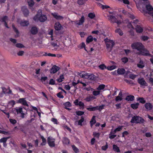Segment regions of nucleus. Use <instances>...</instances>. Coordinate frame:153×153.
<instances>
[{
    "label": "nucleus",
    "instance_id": "2",
    "mask_svg": "<svg viewBox=\"0 0 153 153\" xmlns=\"http://www.w3.org/2000/svg\"><path fill=\"white\" fill-rule=\"evenodd\" d=\"M131 48L133 49H136L139 51L141 49L144 48V46L140 42H135L132 43L131 45Z\"/></svg>",
    "mask_w": 153,
    "mask_h": 153
},
{
    "label": "nucleus",
    "instance_id": "60",
    "mask_svg": "<svg viewBox=\"0 0 153 153\" xmlns=\"http://www.w3.org/2000/svg\"><path fill=\"white\" fill-rule=\"evenodd\" d=\"M8 17L6 16H4L1 18L2 22H6V20L7 19Z\"/></svg>",
    "mask_w": 153,
    "mask_h": 153
},
{
    "label": "nucleus",
    "instance_id": "43",
    "mask_svg": "<svg viewBox=\"0 0 153 153\" xmlns=\"http://www.w3.org/2000/svg\"><path fill=\"white\" fill-rule=\"evenodd\" d=\"M93 98H94V97H93V96H89V97H86L85 98V100L87 102H90L91 100L92 99H93Z\"/></svg>",
    "mask_w": 153,
    "mask_h": 153
},
{
    "label": "nucleus",
    "instance_id": "15",
    "mask_svg": "<svg viewBox=\"0 0 153 153\" xmlns=\"http://www.w3.org/2000/svg\"><path fill=\"white\" fill-rule=\"evenodd\" d=\"M144 106L147 111H149L152 109L153 108V105L150 102H147L145 104Z\"/></svg>",
    "mask_w": 153,
    "mask_h": 153
},
{
    "label": "nucleus",
    "instance_id": "9",
    "mask_svg": "<svg viewBox=\"0 0 153 153\" xmlns=\"http://www.w3.org/2000/svg\"><path fill=\"white\" fill-rule=\"evenodd\" d=\"M17 103L22 104L23 105L27 107H28L29 105L27 103V101L25 98H21L17 100Z\"/></svg>",
    "mask_w": 153,
    "mask_h": 153
},
{
    "label": "nucleus",
    "instance_id": "16",
    "mask_svg": "<svg viewBox=\"0 0 153 153\" xmlns=\"http://www.w3.org/2000/svg\"><path fill=\"white\" fill-rule=\"evenodd\" d=\"M135 30L136 32L138 33H141L143 32V28L140 25H137L136 26Z\"/></svg>",
    "mask_w": 153,
    "mask_h": 153
},
{
    "label": "nucleus",
    "instance_id": "45",
    "mask_svg": "<svg viewBox=\"0 0 153 153\" xmlns=\"http://www.w3.org/2000/svg\"><path fill=\"white\" fill-rule=\"evenodd\" d=\"M9 121L13 125H14L17 123V121L13 119H10Z\"/></svg>",
    "mask_w": 153,
    "mask_h": 153
},
{
    "label": "nucleus",
    "instance_id": "50",
    "mask_svg": "<svg viewBox=\"0 0 153 153\" xmlns=\"http://www.w3.org/2000/svg\"><path fill=\"white\" fill-rule=\"evenodd\" d=\"M100 91H94L93 92V95L95 96H97L100 94Z\"/></svg>",
    "mask_w": 153,
    "mask_h": 153
},
{
    "label": "nucleus",
    "instance_id": "37",
    "mask_svg": "<svg viewBox=\"0 0 153 153\" xmlns=\"http://www.w3.org/2000/svg\"><path fill=\"white\" fill-rule=\"evenodd\" d=\"M105 87V85L104 84H102L99 85L98 87L97 88V89L98 91H100L103 90Z\"/></svg>",
    "mask_w": 153,
    "mask_h": 153
},
{
    "label": "nucleus",
    "instance_id": "61",
    "mask_svg": "<svg viewBox=\"0 0 153 153\" xmlns=\"http://www.w3.org/2000/svg\"><path fill=\"white\" fill-rule=\"evenodd\" d=\"M51 121L52 122H53L55 124H58V122L57 121V120L55 118H53L51 119Z\"/></svg>",
    "mask_w": 153,
    "mask_h": 153
},
{
    "label": "nucleus",
    "instance_id": "59",
    "mask_svg": "<svg viewBox=\"0 0 153 153\" xmlns=\"http://www.w3.org/2000/svg\"><path fill=\"white\" fill-rule=\"evenodd\" d=\"M53 30H51L48 33V34L51 35V37L52 40H53Z\"/></svg>",
    "mask_w": 153,
    "mask_h": 153
},
{
    "label": "nucleus",
    "instance_id": "23",
    "mask_svg": "<svg viewBox=\"0 0 153 153\" xmlns=\"http://www.w3.org/2000/svg\"><path fill=\"white\" fill-rule=\"evenodd\" d=\"M125 100L127 101H132L134 100V96L131 95L126 96Z\"/></svg>",
    "mask_w": 153,
    "mask_h": 153
},
{
    "label": "nucleus",
    "instance_id": "3",
    "mask_svg": "<svg viewBox=\"0 0 153 153\" xmlns=\"http://www.w3.org/2000/svg\"><path fill=\"white\" fill-rule=\"evenodd\" d=\"M14 111L16 115H20V117L22 118L25 117V114L23 112V108L22 107H16L14 108Z\"/></svg>",
    "mask_w": 153,
    "mask_h": 153
},
{
    "label": "nucleus",
    "instance_id": "26",
    "mask_svg": "<svg viewBox=\"0 0 153 153\" xmlns=\"http://www.w3.org/2000/svg\"><path fill=\"white\" fill-rule=\"evenodd\" d=\"M29 24V22L27 21H22L20 22V25L22 26H26Z\"/></svg>",
    "mask_w": 153,
    "mask_h": 153
},
{
    "label": "nucleus",
    "instance_id": "54",
    "mask_svg": "<svg viewBox=\"0 0 153 153\" xmlns=\"http://www.w3.org/2000/svg\"><path fill=\"white\" fill-rule=\"evenodd\" d=\"M84 48L85 50V51H87V50L85 48V45L84 42H82L81 44L80 48L81 49H82V48Z\"/></svg>",
    "mask_w": 153,
    "mask_h": 153
},
{
    "label": "nucleus",
    "instance_id": "48",
    "mask_svg": "<svg viewBox=\"0 0 153 153\" xmlns=\"http://www.w3.org/2000/svg\"><path fill=\"white\" fill-rule=\"evenodd\" d=\"M149 38L148 36H142L141 37V39L144 41H145L148 40V39H149Z\"/></svg>",
    "mask_w": 153,
    "mask_h": 153
},
{
    "label": "nucleus",
    "instance_id": "7",
    "mask_svg": "<svg viewBox=\"0 0 153 153\" xmlns=\"http://www.w3.org/2000/svg\"><path fill=\"white\" fill-rule=\"evenodd\" d=\"M47 142L48 145L51 147H54L55 146V139L49 137L47 138Z\"/></svg>",
    "mask_w": 153,
    "mask_h": 153
},
{
    "label": "nucleus",
    "instance_id": "27",
    "mask_svg": "<svg viewBox=\"0 0 153 153\" xmlns=\"http://www.w3.org/2000/svg\"><path fill=\"white\" fill-rule=\"evenodd\" d=\"M70 140L66 137H64L62 140V143L64 144L68 145L70 143Z\"/></svg>",
    "mask_w": 153,
    "mask_h": 153
},
{
    "label": "nucleus",
    "instance_id": "64",
    "mask_svg": "<svg viewBox=\"0 0 153 153\" xmlns=\"http://www.w3.org/2000/svg\"><path fill=\"white\" fill-rule=\"evenodd\" d=\"M122 100V97H120V96H117L115 98V100L116 101H121Z\"/></svg>",
    "mask_w": 153,
    "mask_h": 153
},
{
    "label": "nucleus",
    "instance_id": "31",
    "mask_svg": "<svg viewBox=\"0 0 153 153\" xmlns=\"http://www.w3.org/2000/svg\"><path fill=\"white\" fill-rule=\"evenodd\" d=\"M41 139H42V143H41V145L44 146L46 144V139L44 137L41 135L40 136Z\"/></svg>",
    "mask_w": 153,
    "mask_h": 153
},
{
    "label": "nucleus",
    "instance_id": "11",
    "mask_svg": "<svg viewBox=\"0 0 153 153\" xmlns=\"http://www.w3.org/2000/svg\"><path fill=\"white\" fill-rule=\"evenodd\" d=\"M22 10L23 14L25 17H27L29 14V11L25 6L22 7Z\"/></svg>",
    "mask_w": 153,
    "mask_h": 153
},
{
    "label": "nucleus",
    "instance_id": "57",
    "mask_svg": "<svg viewBox=\"0 0 153 153\" xmlns=\"http://www.w3.org/2000/svg\"><path fill=\"white\" fill-rule=\"evenodd\" d=\"M137 65L138 67L141 68H143L144 67V65H143V63L141 64V62H139V64H137Z\"/></svg>",
    "mask_w": 153,
    "mask_h": 153
},
{
    "label": "nucleus",
    "instance_id": "42",
    "mask_svg": "<svg viewBox=\"0 0 153 153\" xmlns=\"http://www.w3.org/2000/svg\"><path fill=\"white\" fill-rule=\"evenodd\" d=\"M105 106L104 105H100V106H96V107H97V110H99V111H100L102 109H103L104 108V107Z\"/></svg>",
    "mask_w": 153,
    "mask_h": 153
},
{
    "label": "nucleus",
    "instance_id": "12",
    "mask_svg": "<svg viewBox=\"0 0 153 153\" xmlns=\"http://www.w3.org/2000/svg\"><path fill=\"white\" fill-rule=\"evenodd\" d=\"M10 138V137H4L0 139V142L3 143V146L4 147H6L7 144L6 142L7 139Z\"/></svg>",
    "mask_w": 153,
    "mask_h": 153
},
{
    "label": "nucleus",
    "instance_id": "32",
    "mask_svg": "<svg viewBox=\"0 0 153 153\" xmlns=\"http://www.w3.org/2000/svg\"><path fill=\"white\" fill-rule=\"evenodd\" d=\"M146 8L147 10L150 11L153 10V8L152 6L149 4H147L146 5Z\"/></svg>",
    "mask_w": 153,
    "mask_h": 153
},
{
    "label": "nucleus",
    "instance_id": "21",
    "mask_svg": "<svg viewBox=\"0 0 153 153\" xmlns=\"http://www.w3.org/2000/svg\"><path fill=\"white\" fill-rule=\"evenodd\" d=\"M47 19L46 16L44 15H41L39 18V20L41 22H44Z\"/></svg>",
    "mask_w": 153,
    "mask_h": 153
},
{
    "label": "nucleus",
    "instance_id": "28",
    "mask_svg": "<svg viewBox=\"0 0 153 153\" xmlns=\"http://www.w3.org/2000/svg\"><path fill=\"white\" fill-rule=\"evenodd\" d=\"M113 149L114 151L117 153H119L120 152L119 148L116 145H113Z\"/></svg>",
    "mask_w": 153,
    "mask_h": 153
},
{
    "label": "nucleus",
    "instance_id": "46",
    "mask_svg": "<svg viewBox=\"0 0 153 153\" xmlns=\"http://www.w3.org/2000/svg\"><path fill=\"white\" fill-rule=\"evenodd\" d=\"M93 135L94 137L99 138L100 135V134L99 133H97L95 132H93Z\"/></svg>",
    "mask_w": 153,
    "mask_h": 153
},
{
    "label": "nucleus",
    "instance_id": "33",
    "mask_svg": "<svg viewBox=\"0 0 153 153\" xmlns=\"http://www.w3.org/2000/svg\"><path fill=\"white\" fill-rule=\"evenodd\" d=\"M64 78V75H61L60 76L59 78L57 79V81L59 82H61L63 81V79Z\"/></svg>",
    "mask_w": 153,
    "mask_h": 153
},
{
    "label": "nucleus",
    "instance_id": "25",
    "mask_svg": "<svg viewBox=\"0 0 153 153\" xmlns=\"http://www.w3.org/2000/svg\"><path fill=\"white\" fill-rule=\"evenodd\" d=\"M86 109L90 111H94L97 110V107L96 106L92 107L91 105H90L89 107L87 108Z\"/></svg>",
    "mask_w": 153,
    "mask_h": 153
},
{
    "label": "nucleus",
    "instance_id": "30",
    "mask_svg": "<svg viewBox=\"0 0 153 153\" xmlns=\"http://www.w3.org/2000/svg\"><path fill=\"white\" fill-rule=\"evenodd\" d=\"M88 74V73H86L85 72H82L79 74V75L80 77L86 79V75Z\"/></svg>",
    "mask_w": 153,
    "mask_h": 153
},
{
    "label": "nucleus",
    "instance_id": "36",
    "mask_svg": "<svg viewBox=\"0 0 153 153\" xmlns=\"http://www.w3.org/2000/svg\"><path fill=\"white\" fill-rule=\"evenodd\" d=\"M27 3L28 5L30 7H33L34 4V2L33 0H27Z\"/></svg>",
    "mask_w": 153,
    "mask_h": 153
},
{
    "label": "nucleus",
    "instance_id": "53",
    "mask_svg": "<svg viewBox=\"0 0 153 153\" xmlns=\"http://www.w3.org/2000/svg\"><path fill=\"white\" fill-rule=\"evenodd\" d=\"M95 117L96 116H94L92 117V118H91V121L90 122V123H94V122H95V123L96 122V121L95 120Z\"/></svg>",
    "mask_w": 153,
    "mask_h": 153
},
{
    "label": "nucleus",
    "instance_id": "18",
    "mask_svg": "<svg viewBox=\"0 0 153 153\" xmlns=\"http://www.w3.org/2000/svg\"><path fill=\"white\" fill-rule=\"evenodd\" d=\"M62 27L61 25L59 22H58L55 23L54 27L56 30L58 31L60 30Z\"/></svg>",
    "mask_w": 153,
    "mask_h": 153
},
{
    "label": "nucleus",
    "instance_id": "39",
    "mask_svg": "<svg viewBox=\"0 0 153 153\" xmlns=\"http://www.w3.org/2000/svg\"><path fill=\"white\" fill-rule=\"evenodd\" d=\"M13 29L14 31L16 33L17 35H19V32L18 30L15 27L14 25L13 24L12 25Z\"/></svg>",
    "mask_w": 153,
    "mask_h": 153
},
{
    "label": "nucleus",
    "instance_id": "38",
    "mask_svg": "<svg viewBox=\"0 0 153 153\" xmlns=\"http://www.w3.org/2000/svg\"><path fill=\"white\" fill-rule=\"evenodd\" d=\"M115 32L119 33L120 35L122 36L123 35V33L122 30L120 28L117 29L115 30Z\"/></svg>",
    "mask_w": 153,
    "mask_h": 153
},
{
    "label": "nucleus",
    "instance_id": "55",
    "mask_svg": "<svg viewBox=\"0 0 153 153\" xmlns=\"http://www.w3.org/2000/svg\"><path fill=\"white\" fill-rule=\"evenodd\" d=\"M99 68L101 69L104 70V69H105L106 68V67L105 66V65L104 64H102L100 65L99 66Z\"/></svg>",
    "mask_w": 153,
    "mask_h": 153
},
{
    "label": "nucleus",
    "instance_id": "41",
    "mask_svg": "<svg viewBox=\"0 0 153 153\" xmlns=\"http://www.w3.org/2000/svg\"><path fill=\"white\" fill-rule=\"evenodd\" d=\"M73 149L75 153L79 152V149L74 145L72 146Z\"/></svg>",
    "mask_w": 153,
    "mask_h": 153
},
{
    "label": "nucleus",
    "instance_id": "63",
    "mask_svg": "<svg viewBox=\"0 0 153 153\" xmlns=\"http://www.w3.org/2000/svg\"><path fill=\"white\" fill-rule=\"evenodd\" d=\"M57 96L59 98H63L64 96L61 94V92H59L57 94Z\"/></svg>",
    "mask_w": 153,
    "mask_h": 153
},
{
    "label": "nucleus",
    "instance_id": "34",
    "mask_svg": "<svg viewBox=\"0 0 153 153\" xmlns=\"http://www.w3.org/2000/svg\"><path fill=\"white\" fill-rule=\"evenodd\" d=\"M84 118L83 116H82L80 120H78V125L81 126H82V123L84 122Z\"/></svg>",
    "mask_w": 153,
    "mask_h": 153
},
{
    "label": "nucleus",
    "instance_id": "4",
    "mask_svg": "<svg viewBox=\"0 0 153 153\" xmlns=\"http://www.w3.org/2000/svg\"><path fill=\"white\" fill-rule=\"evenodd\" d=\"M123 126H119L117 128H116L113 131H111L109 134V138L111 139L114 138L116 137V135L114 134L117 132L121 131L122 129Z\"/></svg>",
    "mask_w": 153,
    "mask_h": 153
},
{
    "label": "nucleus",
    "instance_id": "22",
    "mask_svg": "<svg viewBox=\"0 0 153 153\" xmlns=\"http://www.w3.org/2000/svg\"><path fill=\"white\" fill-rule=\"evenodd\" d=\"M93 41V37L91 36L90 35L88 36L86 39V44H88L90 43L91 42Z\"/></svg>",
    "mask_w": 153,
    "mask_h": 153
},
{
    "label": "nucleus",
    "instance_id": "29",
    "mask_svg": "<svg viewBox=\"0 0 153 153\" xmlns=\"http://www.w3.org/2000/svg\"><path fill=\"white\" fill-rule=\"evenodd\" d=\"M137 100L139 101L140 103L142 104L146 103V101L142 97H137Z\"/></svg>",
    "mask_w": 153,
    "mask_h": 153
},
{
    "label": "nucleus",
    "instance_id": "52",
    "mask_svg": "<svg viewBox=\"0 0 153 153\" xmlns=\"http://www.w3.org/2000/svg\"><path fill=\"white\" fill-rule=\"evenodd\" d=\"M78 105H79L80 107H81L82 109H83L85 105L83 102L82 101H79Z\"/></svg>",
    "mask_w": 153,
    "mask_h": 153
},
{
    "label": "nucleus",
    "instance_id": "58",
    "mask_svg": "<svg viewBox=\"0 0 153 153\" xmlns=\"http://www.w3.org/2000/svg\"><path fill=\"white\" fill-rule=\"evenodd\" d=\"M9 104L12 106L13 107L15 104V102L14 100H11L9 102Z\"/></svg>",
    "mask_w": 153,
    "mask_h": 153
},
{
    "label": "nucleus",
    "instance_id": "5",
    "mask_svg": "<svg viewBox=\"0 0 153 153\" xmlns=\"http://www.w3.org/2000/svg\"><path fill=\"white\" fill-rule=\"evenodd\" d=\"M108 19L111 22L116 23L119 25L121 23V22L117 19V17L113 15H108Z\"/></svg>",
    "mask_w": 153,
    "mask_h": 153
},
{
    "label": "nucleus",
    "instance_id": "44",
    "mask_svg": "<svg viewBox=\"0 0 153 153\" xmlns=\"http://www.w3.org/2000/svg\"><path fill=\"white\" fill-rule=\"evenodd\" d=\"M108 146L107 144V143H106V144L105 145L102 146L101 149L103 151H106L107 149L108 148Z\"/></svg>",
    "mask_w": 153,
    "mask_h": 153
},
{
    "label": "nucleus",
    "instance_id": "56",
    "mask_svg": "<svg viewBox=\"0 0 153 153\" xmlns=\"http://www.w3.org/2000/svg\"><path fill=\"white\" fill-rule=\"evenodd\" d=\"M16 47L19 48H22L24 47V46L22 44L18 43L16 45Z\"/></svg>",
    "mask_w": 153,
    "mask_h": 153
},
{
    "label": "nucleus",
    "instance_id": "62",
    "mask_svg": "<svg viewBox=\"0 0 153 153\" xmlns=\"http://www.w3.org/2000/svg\"><path fill=\"white\" fill-rule=\"evenodd\" d=\"M136 77V75L134 74H130L129 76V77L130 78L132 79H134Z\"/></svg>",
    "mask_w": 153,
    "mask_h": 153
},
{
    "label": "nucleus",
    "instance_id": "19",
    "mask_svg": "<svg viewBox=\"0 0 153 153\" xmlns=\"http://www.w3.org/2000/svg\"><path fill=\"white\" fill-rule=\"evenodd\" d=\"M51 15L57 20H61L62 19H63V17L62 16L60 15H58L57 13H52Z\"/></svg>",
    "mask_w": 153,
    "mask_h": 153
},
{
    "label": "nucleus",
    "instance_id": "17",
    "mask_svg": "<svg viewBox=\"0 0 153 153\" xmlns=\"http://www.w3.org/2000/svg\"><path fill=\"white\" fill-rule=\"evenodd\" d=\"M86 76V79H88L90 80H94L95 78V76L94 75L88 73V74Z\"/></svg>",
    "mask_w": 153,
    "mask_h": 153
},
{
    "label": "nucleus",
    "instance_id": "8",
    "mask_svg": "<svg viewBox=\"0 0 153 153\" xmlns=\"http://www.w3.org/2000/svg\"><path fill=\"white\" fill-rule=\"evenodd\" d=\"M140 54L144 56H148L150 55L149 51L147 49L145 48L144 46V48L141 49L140 51H139Z\"/></svg>",
    "mask_w": 153,
    "mask_h": 153
},
{
    "label": "nucleus",
    "instance_id": "51",
    "mask_svg": "<svg viewBox=\"0 0 153 153\" xmlns=\"http://www.w3.org/2000/svg\"><path fill=\"white\" fill-rule=\"evenodd\" d=\"M108 70L111 71L115 68V66L114 65H112L108 66L107 68Z\"/></svg>",
    "mask_w": 153,
    "mask_h": 153
},
{
    "label": "nucleus",
    "instance_id": "35",
    "mask_svg": "<svg viewBox=\"0 0 153 153\" xmlns=\"http://www.w3.org/2000/svg\"><path fill=\"white\" fill-rule=\"evenodd\" d=\"M88 16L91 19H93L95 17V15L94 13H90L88 14Z\"/></svg>",
    "mask_w": 153,
    "mask_h": 153
},
{
    "label": "nucleus",
    "instance_id": "20",
    "mask_svg": "<svg viewBox=\"0 0 153 153\" xmlns=\"http://www.w3.org/2000/svg\"><path fill=\"white\" fill-rule=\"evenodd\" d=\"M125 70L123 68H119L117 71V72L118 75H123L125 73Z\"/></svg>",
    "mask_w": 153,
    "mask_h": 153
},
{
    "label": "nucleus",
    "instance_id": "49",
    "mask_svg": "<svg viewBox=\"0 0 153 153\" xmlns=\"http://www.w3.org/2000/svg\"><path fill=\"white\" fill-rule=\"evenodd\" d=\"M49 84L50 85H53L55 84V81L53 79H50Z\"/></svg>",
    "mask_w": 153,
    "mask_h": 153
},
{
    "label": "nucleus",
    "instance_id": "24",
    "mask_svg": "<svg viewBox=\"0 0 153 153\" xmlns=\"http://www.w3.org/2000/svg\"><path fill=\"white\" fill-rule=\"evenodd\" d=\"M139 103L137 102L135 103H132L131 104V107L134 109H137L139 105Z\"/></svg>",
    "mask_w": 153,
    "mask_h": 153
},
{
    "label": "nucleus",
    "instance_id": "1",
    "mask_svg": "<svg viewBox=\"0 0 153 153\" xmlns=\"http://www.w3.org/2000/svg\"><path fill=\"white\" fill-rule=\"evenodd\" d=\"M130 122L131 123H142L144 122V120L139 116L135 115L132 117Z\"/></svg>",
    "mask_w": 153,
    "mask_h": 153
},
{
    "label": "nucleus",
    "instance_id": "47",
    "mask_svg": "<svg viewBox=\"0 0 153 153\" xmlns=\"http://www.w3.org/2000/svg\"><path fill=\"white\" fill-rule=\"evenodd\" d=\"M84 112L81 111H78L76 112V114L78 116H82L84 114Z\"/></svg>",
    "mask_w": 153,
    "mask_h": 153
},
{
    "label": "nucleus",
    "instance_id": "6",
    "mask_svg": "<svg viewBox=\"0 0 153 153\" xmlns=\"http://www.w3.org/2000/svg\"><path fill=\"white\" fill-rule=\"evenodd\" d=\"M137 82L140 85V87L143 88L148 86V84L143 78H139L138 79Z\"/></svg>",
    "mask_w": 153,
    "mask_h": 153
},
{
    "label": "nucleus",
    "instance_id": "13",
    "mask_svg": "<svg viewBox=\"0 0 153 153\" xmlns=\"http://www.w3.org/2000/svg\"><path fill=\"white\" fill-rule=\"evenodd\" d=\"M85 17L83 15H82L78 21H77L76 24L78 25H82L85 22Z\"/></svg>",
    "mask_w": 153,
    "mask_h": 153
},
{
    "label": "nucleus",
    "instance_id": "40",
    "mask_svg": "<svg viewBox=\"0 0 153 153\" xmlns=\"http://www.w3.org/2000/svg\"><path fill=\"white\" fill-rule=\"evenodd\" d=\"M121 60L123 63L124 64H125L128 62V59L127 57H124L122 58L121 59Z\"/></svg>",
    "mask_w": 153,
    "mask_h": 153
},
{
    "label": "nucleus",
    "instance_id": "10",
    "mask_svg": "<svg viewBox=\"0 0 153 153\" xmlns=\"http://www.w3.org/2000/svg\"><path fill=\"white\" fill-rule=\"evenodd\" d=\"M59 69V67L54 65L52 67V68L50 70V73L51 74H55L56 73Z\"/></svg>",
    "mask_w": 153,
    "mask_h": 153
},
{
    "label": "nucleus",
    "instance_id": "14",
    "mask_svg": "<svg viewBox=\"0 0 153 153\" xmlns=\"http://www.w3.org/2000/svg\"><path fill=\"white\" fill-rule=\"evenodd\" d=\"M38 29L36 27H33L31 28L30 32L33 35L36 34L38 32Z\"/></svg>",
    "mask_w": 153,
    "mask_h": 153
}]
</instances>
